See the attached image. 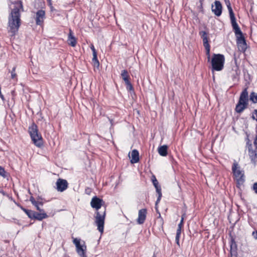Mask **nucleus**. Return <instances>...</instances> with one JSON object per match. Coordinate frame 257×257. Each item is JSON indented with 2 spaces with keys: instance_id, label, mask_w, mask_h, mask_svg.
<instances>
[{
  "instance_id": "1",
  "label": "nucleus",
  "mask_w": 257,
  "mask_h": 257,
  "mask_svg": "<svg viewBox=\"0 0 257 257\" xmlns=\"http://www.w3.org/2000/svg\"><path fill=\"white\" fill-rule=\"evenodd\" d=\"M21 11H23L22 3L18 1L14 4V8L12 10L9 17V31L14 35L18 31L21 25Z\"/></svg>"
},
{
  "instance_id": "2",
  "label": "nucleus",
  "mask_w": 257,
  "mask_h": 257,
  "mask_svg": "<svg viewBox=\"0 0 257 257\" xmlns=\"http://www.w3.org/2000/svg\"><path fill=\"white\" fill-rule=\"evenodd\" d=\"M103 203L104 202L102 199L97 197H93L90 202L91 207L97 210L95 223L97 226L98 230L101 233L103 231L105 209H104L102 212L98 211V210L101 208Z\"/></svg>"
},
{
  "instance_id": "3",
  "label": "nucleus",
  "mask_w": 257,
  "mask_h": 257,
  "mask_svg": "<svg viewBox=\"0 0 257 257\" xmlns=\"http://www.w3.org/2000/svg\"><path fill=\"white\" fill-rule=\"evenodd\" d=\"M233 29L237 38V45L239 51L244 52L246 49V44L242 33L237 23L232 24Z\"/></svg>"
},
{
  "instance_id": "4",
  "label": "nucleus",
  "mask_w": 257,
  "mask_h": 257,
  "mask_svg": "<svg viewBox=\"0 0 257 257\" xmlns=\"http://www.w3.org/2000/svg\"><path fill=\"white\" fill-rule=\"evenodd\" d=\"M29 132L35 145L37 147H41L43 145L42 138L41 134L38 133L37 126L33 123L29 127Z\"/></svg>"
},
{
  "instance_id": "5",
  "label": "nucleus",
  "mask_w": 257,
  "mask_h": 257,
  "mask_svg": "<svg viewBox=\"0 0 257 257\" xmlns=\"http://www.w3.org/2000/svg\"><path fill=\"white\" fill-rule=\"evenodd\" d=\"M225 61L224 56L222 54H213L211 59V65L213 70L221 71L223 68Z\"/></svg>"
},
{
  "instance_id": "6",
  "label": "nucleus",
  "mask_w": 257,
  "mask_h": 257,
  "mask_svg": "<svg viewBox=\"0 0 257 257\" xmlns=\"http://www.w3.org/2000/svg\"><path fill=\"white\" fill-rule=\"evenodd\" d=\"M248 97L247 89H245L241 92L239 101L236 106L235 110L237 112L240 113L247 107L248 101Z\"/></svg>"
},
{
  "instance_id": "7",
  "label": "nucleus",
  "mask_w": 257,
  "mask_h": 257,
  "mask_svg": "<svg viewBox=\"0 0 257 257\" xmlns=\"http://www.w3.org/2000/svg\"><path fill=\"white\" fill-rule=\"evenodd\" d=\"M232 172L235 179L239 185L242 184L244 181V171L242 170L236 162H234L232 167Z\"/></svg>"
},
{
  "instance_id": "8",
  "label": "nucleus",
  "mask_w": 257,
  "mask_h": 257,
  "mask_svg": "<svg viewBox=\"0 0 257 257\" xmlns=\"http://www.w3.org/2000/svg\"><path fill=\"white\" fill-rule=\"evenodd\" d=\"M248 155L251 162L254 164L257 163V136L253 142V146L249 143H247Z\"/></svg>"
},
{
  "instance_id": "9",
  "label": "nucleus",
  "mask_w": 257,
  "mask_h": 257,
  "mask_svg": "<svg viewBox=\"0 0 257 257\" xmlns=\"http://www.w3.org/2000/svg\"><path fill=\"white\" fill-rule=\"evenodd\" d=\"M73 243L75 245L76 251L79 255H83L86 250V246L84 241L81 242V239L77 238H73Z\"/></svg>"
},
{
  "instance_id": "10",
  "label": "nucleus",
  "mask_w": 257,
  "mask_h": 257,
  "mask_svg": "<svg viewBox=\"0 0 257 257\" xmlns=\"http://www.w3.org/2000/svg\"><path fill=\"white\" fill-rule=\"evenodd\" d=\"M57 189L58 191L63 192L68 187V183L66 180L59 179L56 182Z\"/></svg>"
},
{
  "instance_id": "11",
  "label": "nucleus",
  "mask_w": 257,
  "mask_h": 257,
  "mask_svg": "<svg viewBox=\"0 0 257 257\" xmlns=\"http://www.w3.org/2000/svg\"><path fill=\"white\" fill-rule=\"evenodd\" d=\"M45 18V12L43 10L38 11L35 16L36 24L38 25H41L43 24L44 20Z\"/></svg>"
},
{
  "instance_id": "12",
  "label": "nucleus",
  "mask_w": 257,
  "mask_h": 257,
  "mask_svg": "<svg viewBox=\"0 0 257 257\" xmlns=\"http://www.w3.org/2000/svg\"><path fill=\"white\" fill-rule=\"evenodd\" d=\"M212 11L217 16L221 15L222 13V6L219 1H215L214 6H212Z\"/></svg>"
},
{
  "instance_id": "13",
  "label": "nucleus",
  "mask_w": 257,
  "mask_h": 257,
  "mask_svg": "<svg viewBox=\"0 0 257 257\" xmlns=\"http://www.w3.org/2000/svg\"><path fill=\"white\" fill-rule=\"evenodd\" d=\"M147 210L142 209L139 210L138 214V223L140 224H143L146 218Z\"/></svg>"
},
{
  "instance_id": "14",
  "label": "nucleus",
  "mask_w": 257,
  "mask_h": 257,
  "mask_svg": "<svg viewBox=\"0 0 257 257\" xmlns=\"http://www.w3.org/2000/svg\"><path fill=\"white\" fill-rule=\"evenodd\" d=\"M225 4L227 6V7L228 11H229L231 24L237 23L236 22V20H235V18L234 16V13L233 12V10L231 7V5L229 2V0H225Z\"/></svg>"
},
{
  "instance_id": "15",
  "label": "nucleus",
  "mask_w": 257,
  "mask_h": 257,
  "mask_svg": "<svg viewBox=\"0 0 257 257\" xmlns=\"http://www.w3.org/2000/svg\"><path fill=\"white\" fill-rule=\"evenodd\" d=\"M68 44L72 47H75L77 43L76 39L73 35V32L71 29L69 30V33L67 40Z\"/></svg>"
},
{
  "instance_id": "16",
  "label": "nucleus",
  "mask_w": 257,
  "mask_h": 257,
  "mask_svg": "<svg viewBox=\"0 0 257 257\" xmlns=\"http://www.w3.org/2000/svg\"><path fill=\"white\" fill-rule=\"evenodd\" d=\"M139 152L136 150H134L132 151V152L131 153V156L129 154V157L130 158H131V162L132 164L136 163H137L139 160Z\"/></svg>"
},
{
  "instance_id": "17",
  "label": "nucleus",
  "mask_w": 257,
  "mask_h": 257,
  "mask_svg": "<svg viewBox=\"0 0 257 257\" xmlns=\"http://www.w3.org/2000/svg\"><path fill=\"white\" fill-rule=\"evenodd\" d=\"M47 217L48 215L45 212V211H42L41 212H40V213L35 212L33 218L39 220H42L44 218H47Z\"/></svg>"
},
{
  "instance_id": "18",
  "label": "nucleus",
  "mask_w": 257,
  "mask_h": 257,
  "mask_svg": "<svg viewBox=\"0 0 257 257\" xmlns=\"http://www.w3.org/2000/svg\"><path fill=\"white\" fill-rule=\"evenodd\" d=\"M168 146L163 145L159 147L158 149V153L161 156H166L168 155Z\"/></svg>"
},
{
  "instance_id": "19",
  "label": "nucleus",
  "mask_w": 257,
  "mask_h": 257,
  "mask_svg": "<svg viewBox=\"0 0 257 257\" xmlns=\"http://www.w3.org/2000/svg\"><path fill=\"white\" fill-rule=\"evenodd\" d=\"M199 35L203 40V45H209L208 43V34L205 31H200Z\"/></svg>"
},
{
  "instance_id": "20",
  "label": "nucleus",
  "mask_w": 257,
  "mask_h": 257,
  "mask_svg": "<svg viewBox=\"0 0 257 257\" xmlns=\"http://www.w3.org/2000/svg\"><path fill=\"white\" fill-rule=\"evenodd\" d=\"M121 76L122 77V79L125 82V83L130 81V80H129L130 76H129L127 71L126 70H123L121 71Z\"/></svg>"
},
{
  "instance_id": "21",
  "label": "nucleus",
  "mask_w": 257,
  "mask_h": 257,
  "mask_svg": "<svg viewBox=\"0 0 257 257\" xmlns=\"http://www.w3.org/2000/svg\"><path fill=\"white\" fill-rule=\"evenodd\" d=\"M249 99L253 103L257 102V94L254 92L251 93Z\"/></svg>"
},
{
  "instance_id": "22",
  "label": "nucleus",
  "mask_w": 257,
  "mask_h": 257,
  "mask_svg": "<svg viewBox=\"0 0 257 257\" xmlns=\"http://www.w3.org/2000/svg\"><path fill=\"white\" fill-rule=\"evenodd\" d=\"M23 210L28 215V216L30 218H33V217H34V212H35L34 211H31V210H27V209H23Z\"/></svg>"
},
{
  "instance_id": "23",
  "label": "nucleus",
  "mask_w": 257,
  "mask_h": 257,
  "mask_svg": "<svg viewBox=\"0 0 257 257\" xmlns=\"http://www.w3.org/2000/svg\"><path fill=\"white\" fill-rule=\"evenodd\" d=\"M43 203L42 202H37L36 204H34V205L36 207V209L39 210L40 212L42 211H44L41 207L43 206Z\"/></svg>"
},
{
  "instance_id": "24",
  "label": "nucleus",
  "mask_w": 257,
  "mask_h": 257,
  "mask_svg": "<svg viewBox=\"0 0 257 257\" xmlns=\"http://www.w3.org/2000/svg\"><path fill=\"white\" fill-rule=\"evenodd\" d=\"M206 51V55H207V59L208 61H209L210 59V45H206L205 46H204Z\"/></svg>"
},
{
  "instance_id": "25",
  "label": "nucleus",
  "mask_w": 257,
  "mask_h": 257,
  "mask_svg": "<svg viewBox=\"0 0 257 257\" xmlns=\"http://www.w3.org/2000/svg\"><path fill=\"white\" fill-rule=\"evenodd\" d=\"M156 189V192L158 194V196L162 197V193H161V188L160 186H159L157 187H155Z\"/></svg>"
},
{
  "instance_id": "26",
  "label": "nucleus",
  "mask_w": 257,
  "mask_h": 257,
  "mask_svg": "<svg viewBox=\"0 0 257 257\" xmlns=\"http://www.w3.org/2000/svg\"><path fill=\"white\" fill-rule=\"evenodd\" d=\"M126 85V88L129 90H133V86L131 84L130 81L127 82L125 83Z\"/></svg>"
},
{
  "instance_id": "27",
  "label": "nucleus",
  "mask_w": 257,
  "mask_h": 257,
  "mask_svg": "<svg viewBox=\"0 0 257 257\" xmlns=\"http://www.w3.org/2000/svg\"><path fill=\"white\" fill-rule=\"evenodd\" d=\"M5 171L4 168L0 166V175L5 177Z\"/></svg>"
},
{
  "instance_id": "28",
  "label": "nucleus",
  "mask_w": 257,
  "mask_h": 257,
  "mask_svg": "<svg viewBox=\"0 0 257 257\" xmlns=\"http://www.w3.org/2000/svg\"><path fill=\"white\" fill-rule=\"evenodd\" d=\"M153 185L155 186V187H157L159 186L157 180L156 179V178L154 176V179H153Z\"/></svg>"
},
{
  "instance_id": "29",
  "label": "nucleus",
  "mask_w": 257,
  "mask_h": 257,
  "mask_svg": "<svg viewBox=\"0 0 257 257\" xmlns=\"http://www.w3.org/2000/svg\"><path fill=\"white\" fill-rule=\"evenodd\" d=\"M94 69H98L99 66V61L92 62Z\"/></svg>"
},
{
  "instance_id": "30",
  "label": "nucleus",
  "mask_w": 257,
  "mask_h": 257,
  "mask_svg": "<svg viewBox=\"0 0 257 257\" xmlns=\"http://www.w3.org/2000/svg\"><path fill=\"white\" fill-rule=\"evenodd\" d=\"M30 201L31 202V203L33 204V205H34V204H37V202H38V201H36L35 200L33 196H31V197H30Z\"/></svg>"
},
{
  "instance_id": "31",
  "label": "nucleus",
  "mask_w": 257,
  "mask_h": 257,
  "mask_svg": "<svg viewBox=\"0 0 257 257\" xmlns=\"http://www.w3.org/2000/svg\"><path fill=\"white\" fill-rule=\"evenodd\" d=\"M180 236V235H178V234H176V238H175L176 242L178 245H179Z\"/></svg>"
},
{
  "instance_id": "32",
  "label": "nucleus",
  "mask_w": 257,
  "mask_h": 257,
  "mask_svg": "<svg viewBox=\"0 0 257 257\" xmlns=\"http://www.w3.org/2000/svg\"><path fill=\"white\" fill-rule=\"evenodd\" d=\"M252 118L257 121V109H256L254 111V112H253V114L252 115Z\"/></svg>"
},
{
  "instance_id": "33",
  "label": "nucleus",
  "mask_w": 257,
  "mask_h": 257,
  "mask_svg": "<svg viewBox=\"0 0 257 257\" xmlns=\"http://www.w3.org/2000/svg\"><path fill=\"white\" fill-rule=\"evenodd\" d=\"M92 62L98 61L97 58V53L93 54V58L92 60Z\"/></svg>"
},
{
  "instance_id": "34",
  "label": "nucleus",
  "mask_w": 257,
  "mask_h": 257,
  "mask_svg": "<svg viewBox=\"0 0 257 257\" xmlns=\"http://www.w3.org/2000/svg\"><path fill=\"white\" fill-rule=\"evenodd\" d=\"M15 67H14L13 69V71L12 72V78H14L16 76V74L15 73Z\"/></svg>"
},
{
  "instance_id": "35",
  "label": "nucleus",
  "mask_w": 257,
  "mask_h": 257,
  "mask_svg": "<svg viewBox=\"0 0 257 257\" xmlns=\"http://www.w3.org/2000/svg\"><path fill=\"white\" fill-rule=\"evenodd\" d=\"M181 224H179L178 225V228L177 230L176 234H178V235H180L181 234Z\"/></svg>"
},
{
  "instance_id": "36",
  "label": "nucleus",
  "mask_w": 257,
  "mask_h": 257,
  "mask_svg": "<svg viewBox=\"0 0 257 257\" xmlns=\"http://www.w3.org/2000/svg\"><path fill=\"white\" fill-rule=\"evenodd\" d=\"M253 189L254 192H255V193L257 194V183H255L253 184Z\"/></svg>"
},
{
  "instance_id": "37",
  "label": "nucleus",
  "mask_w": 257,
  "mask_h": 257,
  "mask_svg": "<svg viewBox=\"0 0 257 257\" xmlns=\"http://www.w3.org/2000/svg\"><path fill=\"white\" fill-rule=\"evenodd\" d=\"M90 48H91V49L92 50V51L93 52V54H96V50H95V49L94 48V46L92 44L91 45Z\"/></svg>"
},
{
  "instance_id": "38",
  "label": "nucleus",
  "mask_w": 257,
  "mask_h": 257,
  "mask_svg": "<svg viewBox=\"0 0 257 257\" xmlns=\"http://www.w3.org/2000/svg\"><path fill=\"white\" fill-rule=\"evenodd\" d=\"M252 236L255 239H257V231H253L252 232Z\"/></svg>"
},
{
  "instance_id": "39",
  "label": "nucleus",
  "mask_w": 257,
  "mask_h": 257,
  "mask_svg": "<svg viewBox=\"0 0 257 257\" xmlns=\"http://www.w3.org/2000/svg\"><path fill=\"white\" fill-rule=\"evenodd\" d=\"M161 197L158 196V199H157V200L156 201V206H157L158 203L160 202V201L161 200Z\"/></svg>"
},
{
  "instance_id": "40",
  "label": "nucleus",
  "mask_w": 257,
  "mask_h": 257,
  "mask_svg": "<svg viewBox=\"0 0 257 257\" xmlns=\"http://www.w3.org/2000/svg\"><path fill=\"white\" fill-rule=\"evenodd\" d=\"M183 219H184V215H182V219H181V222H180V224H181V226L182 225V223H183Z\"/></svg>"
},
{
  "instance_id": "41",
  "label": "nucleus",
  "mask_w": 257,
  "mask_h": 257,
  "mask_svg": "<svg viewBox=\"0 0 257 257\" xmlns=\"http://www.w3.org/2000/svg\"><path fill=\"white\" fill-rule=\"evenodd\" d=\"M0 97H1V98L4 100V96L1 93V95H0Z\"/></svg>"
},
{
  "instance_id": "42",
  "label": "nucleus",
  "mask_w": 257,
  "mask_h": 257,
  "mask_svg": "<svg viewBox=\"0 0 257 257\" xmlns=\"http://www.w3.org/2000/svg\"><path fill=\"white\" fill-rule=\"evenodd\" d=\"M80 256L81 257H86V253H84V255H80Z\"/></svg>"
},
{
  "instance_id": "43",
  "label": "nucleus",
  "mask_w": 257,
  "mask_h": 257,
  "mask_svg": "<svg viewBox=\"0 0 257 257\" xmlns=\"http://www.w3.org/2000/svg\"><path fill=\"white\" fill-rule=\"evenodd\" d=\"M110 121V123H111V124H112V120L111 119H109Z\"/></svg>"
}]
</instances>
